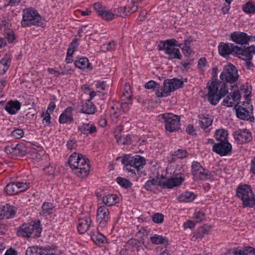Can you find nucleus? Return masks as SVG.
<instances>
[{
    "instance_id": "nucleus-26",
    "label": "nucleus",
    "mask_w": 255,
    "mask_h": 255,
    "mask_svg": "<svg viewBox=\"0 0 255 255\" xmlns=\"http://www.w3.org/2000/svg\"><path fill=\"white\" fill-rule=\"evenodd\" d=\"M82 112L86 114H93L95 113L96 108L91 102V99L86 101L82 106Z\"/></svg>"
},
{
    "instance_id": "nucleus-8",
    "label": "nucleus",
    "mask_w": 255,
    "mask_h": 255,
    "mask_svg": "<svg viewBox=\"0 0 255 255\" xmlns=\"http://www.w3.org/2000/svg\"><path fill=\"white\" fill-rule=\"evenodd\" d=\"M176 40L175 39H171L165 41H160V43L163 44V48L160 47V50H164L167 54L168 55L169 58H177L180 59L181 54L178 48H175Z\"/></svg>"
},
{
    "instance_id": "nucleus-19",
    "label": "nucleus",
    "mask_w": 255,
    "mask_h": 255,
    "mask_svg": "<svg viewBox=\"0 0 255 255\" xmlns=\"http://www.w3.org/2000/svg\"><path fill=\"white\" fill-rule=\"evenodd\" d=\"M109 210L105 206H100L97 210V220L99 225L104 226L108 220Z\"/></svg>"
},
{
    "instance_id": "nucleus-48",
    "label": "nucleus",
    "mask_w": 255,
    "mask_h": 255,
    "mask_svg": "<svg viewBox=\"0 0 255 255\" xmlns=\"http://www.w3.org/2000/svg\"><path fill=\"white\" fill-rule=\"evenodd\" d=\"M188 155L187 152L185 150L178 149L175 151L173 154V155L177 157L178 158H183L186 157Z\"/></svg>"
},
{
    "instance_id": "nucleus-33",
    "label": "nucleus",
    "mask_w": 255,
    "mask_h": 255,
    "mask_svg": "<svg viewBox=\"0 0 255 255\" xmlns=\"http://www.w3.org/2000/svg\"><path fill=\"white\" fill-rule=\"evenodd\" d=\"M144 88L148 90H152L155 91L156 95L157 97H159V84L151 80L145 83Z\"/></svg>"
},
{
    "instance_id": "nucleus-60",
    "label": "nucleus",
    "mask_w": 255,
    "mask_h": 255,
    "mask_svg": "<svg viewBox=\"0 0 255 255\" xmlns=\"http://www.w3.org/2000/svg\"><path fill=\"white\" fill-rule=\"evenodd\" d=\"M195 129L192 125H188L186 128V132L190 134H193L195 132Z\"/></svg>"
},
{
    "instance_id": "nucleus-6",
    "label": "nucleus",
    "mask_w": 255,
    "mask_h": 255,
    "mask_svg": "<svg viewBox=\"0 0 255 255\" xmlns=\"http://www.w3.org/2000/svg\"><path fill=\"white\" fill-rule=\"evenodd\" d=\"M21 25L23 27L32 25L43 26L41 18L37 11L29 9L23 10Z\"/></svg>"
},
{
    "instance_id": "nucleus-58",
    "label": "nucleus",
    "mask_w": 255,
    "mask_h": 255,
    "mask_svg": "<svg viewBox=\"0 0 255 255\" xmlns=\"http://www.w3.org/2000/svg\"><path fill=\"white\" fill-rule=\"evenodd\" d=\"M116 44L117 43L114 41L109 42L107 45V50L108 51H112L114 50Z\"/></svg>"
},
{
    "instance_id": "nucleus-25",
    "label": "nucleus",
    "mask_w": 255,
    "mask_h": 255,
    "mask_svg": "<svg viewBox=\"0 0 255 255\" xmlns=\"http://www.w3.org/2000/svg\"><path fill=\"white\" fill-rule=\"evenodd\" d=\"M78 129L81 133L86 135L94 133L97 131L96 126L90 124H83L79 126Z\"/></svg>"
},
{
    "instance_id": "nucleus-35",
    "label": "nucleus",
    "mask_w": 255,
    "mask_h": 255,
    "mask_svg": "<svg viewBox=\"0 0 255 255\" xmlns=\"http://www.w3.org/2000/svg\"><path fill=\"white\" fill-rule=\"evenodd\" d=\"M192 41L191 39H187L184 41V44L181 43L177 45L182 49L183 54L186 56H189L192 53V51L189 47Z\"/></svg>"
},
{
    "instance_id": "nucleus-46",
    "label": "nucleus",
    "mask_w": 255,
    "mask_h": 255,
    "mask_svg": "<svg viewBox=\"0 0 255 255\" xmlns=\"http://www.w3.org/2000/svg\"><path fill=\"white\" fill-rule=\"evenodd\" d=\"M112 111L111 116V117L115 118L116 119H118L121 115V110L119 109L117 106L114 105L111 107Z\"/></svg>"
},
{
    "instance_id": "nucleus-20",
    "label": "nucleus",
    "mask_w": 255,
    "mask_h": 255,
    "mask_svg": "<svg viewBox=\"0 0 255 255\" xmlns=\"http://www.w3.org/2000/svg\"><path fill=\"white\" fill-rule=\"evenodd\" d=\"M241 98V95L239 90H236L229 95H228L226 99L223 101V105L228 107H233L236 102L238 103V101Z\"/></svg>"
},
{
    "instance_id": "nucleus-5",
    "label": "nucleus",
    "mask_w": 255,
    "mask_h": 255,
    "mask_svg": "<svg viewBox=\"0 0 255 255\" xmlns=\"http://www.w3.org/2000/svg\"><path fill=\"white\" fill-rule=\"evenodd\" d=\"M41 233L40 221H38L36 223L33 222L30 224H23L18 229L17 234L20 237L35 238L39 237Z\"/></svg>"
},
{
    "instance_id": "nucleus-62",
    "label": "nucleus",
    "mask_w": 255,
    "mask_h": 255,
    "mask_svg": "<svg viewBox=\"0 0 255 255\" xmlns=\"http://www.w3.org/2000/svg\"><path fill=\"white\" fill-rule=\"evenodd\" d=\"M47 70L50 74H53L55 75V76H56V77H58L59 75H60L61 74H63V72L60 73L59 71H56L53 68H48Z\"/></svg>"
},
{
    "instance_id": "nucleus-41",
    "label": "nucleus",
    "mask_w": 255,
    "mask_h": 255,
    "mask_svg": "<svg viewBox=\"0 0 255 255\" xmlns=\"http://www.w3.org/2000/svg\"><path fill=\"white\" fill-rule=\"evenodd\" d=\"M212 122L213 121L211 118L203 117L200 118V126L202 128H206L211 125Z\"/></svg>"
},
{
    "instance_id": "nucleus-30",
    "label": "nucleus",
    "mask_w": 255,
    "mask_h": 255,
    "mask_svg": "<svg viewBox=\"0 0 255 255\" xmlns=\"http://www.w3.org/2000/svg\"><path fill=\"white\" fill-rule=\"evenodd\" d=\"M76 67L80 69L88 68L91 70L92 67L89 62L88 59L86 57L80 58L78 60L75 62Z\"/></svg>"
},
{
    "instance_id": "nucleus-1",
    "label": "nucleus",
    "mask_w": 255,
    "mask_h": 255,
    "mask_svg": "<svg viewBox=\"0 0 255 255\" xmlns=\"http://www.w3.org/2000/svg\"><path fill=\"white\" fill-rule=\"evenodd\" d=\"M239 77L238 70L235 66L230 63L225 65L220 75L222 82L212 79L207 86V98L210 103L216 105L220 100L228 93V88L225 82L234 83L238 80Z\"/></svg>"
},
{
    "instance_id": "nucleus-42",
    "label": "nucleus",
    "mask_w": 255,
    "mask_h": 255,
    "mask_svg": "<svg viewBox=\"0 0 255 255\" xmlns=\"http://www.w3.org/2000/svg\"><path fill=\"white\" fill-rule=\"evenodd\" d=\"M53 210L52 205L49 203H43L42 207V212L43 214H52Z\"/></svg>"
},
{
    "instance_id": "nucleus-23",
    "label": "nucleus",
    "mask_w": 255,
    "mask_h": 255,
    "mask_svg": "<svg viewBox=\"0 0 255 255\" xmlns=\"http://www.w3.org/2000/svg\"><path fill=\"white\" fill-rule=\"evenodd\" d=\"M45 174L51 177H54L59 173V169L54 163H50L43 168Z\"/></svg>"
},
{
    "instance_id": "nucleus-50",
    "label": "nucleus",
    "mask_w": 255,
    "mask_h": 255,
    "mask_svg": "<svg viewBox=\"0 0 255 255\" xmlns=\"http://www.w3.org/2000/svg\"><path fill=\"white\" fill-rule=\"evenodd\" d=\"M24 132L21 129H16L11 132V135L15 138H20L23 135Z\"/></svg>"
},
{
    "instance_id": "nucleus-55",
    "label": "nucleus",
    "mask_w": 255,
    "mask_h": 255,
    "mask_svg": "<svg viewBox=\"0 0 255 255\" xmlns=\"http://www.w3.org/2000/svg\"><path fill=\"white\" fill-rule=\"evenodd\" d=\"M150 241L152 244L155 245L159 244V237L158 235H154V236L150 237Z\"/></svg>"
},
{
    "instance_id": "nucleus-34",
    "label": "nucleus",
    "mask_w": 255,
    "mask_h": 255,
    "mask_svg": "<svg viewBox=\"0 0 255 255\" xmlns=\"http://www.w3.org/2000/svg\"><path fill=\"white\" fill-rule=\"evenodd\" d=\"M117 196L115 194H108L104 197L102 201L107 206H111L117 203Z\"/></svg>"
},
{
    "instance_id": "nucleus-32",
    "label": "nucleus",
    "mask_w": 255,
    "mask_h": 255,
    "mask_svg": "<svg viewBox=\"0 0 255 255\" xmlns=\"http://www.w3.org/2000/svg\"><path fill=\"white\" fill-rule=\"evenodd\" d=\"M228 133L227 130L224 129H219L216 130L215 133V138L220 142L228 141Z\"/></svg>"
},
{
    "instance_id": "nucleus-11",
    "label": "nucleus",
    "mask_w": 255,
    "mask_h": 255,
    "mask_svg": "<svg viewBox=\"0 0 255 255\" xmlns=\"http://www.w3.org/2000/svg\"><path fill=\"white\" fill-rule=\"evenodd\" d=\"M122 163L127 166L130 165L138 170L140 167H142L145 164V159L140 155L131 157L126 155L123 158Z\"/></svg>"
},
{
    "instance_id": "nucleus-49",
    "label": "nucleus",
    "mask_w": 255,
    "mask_h": 255,
    "mask_svg": "<svg viewBox=\"0 0 255 255\" xmlns=\"http://www.w3.org/2000/svg\"><path fill=\"white\" fill-rule=\"evenodd\" d=\"M207 66V60L205 58H201L198 62V66L200 70L203 72L204 70V68Z\"/></svg>"
},
{
    "instance_id": "nucleus-10",
    "label": "nucleus",
    "mask_w": 255,
    "mask_h": 255,
    "mask_svg": "<svg viewBox=\"0 0 255 255\" xmlns=\"http://www.w3.org/2000/svg\"><path fill=\"white\" fill-rule=\"evenodd\" d=\"M183 84V82L177 79L165 81L163 84L162 91L160 92V97H167L169 93L181 87Z\"/></svg>"
},
{
    "instance_id": "nucleus-3",
    "label": "nucleus",
    "mask_w": 255,
    "mask_h": 255,
    "mask_svg": "<svg viewBox=\"0 0 255 255\" xmlns=\"http://www.w3.org/2000/svg\"><path fill=\"white\" fill-rule=\"evenodd\" d=\"M254 49L253 46L247 47L244 46L243 48H241L230 43H224L222 42L220 43L218 46L219 54L225 58L228 57L230 54L246 55L249 56L251 53L253 52Z\"/></svg>"
},
{
    "instance_id": "nucleus-24",
    "label": "nucleus",
    "mask_w": 255,
    "mask_h": 255,
    "mask_svg": "<svg viewBox=\"0 0 255 255\" xmlns=\"http://www.w3.org/2000/svg\"><path fill=\"white\" fill-rule=\"evenodd\" d=\"M72 109L71 107L67 108L59 117V122L61 124L71 123L73 121L72 114Z\"/></svg>"
},
{
    "instance_id": "nucleus-22",
    "label": "nucleus",
    "mask_w": 255,
    "mask_h": 255,
    "mask_svg": "<svg viewBox=\"0 0 255 255\" xmlns=\"http://www.w3.org/2000/svg\"><path fill=\"white\" fill-rule=\"evenodd\" d=\"M21 104L18 101H10L6 103L5 110L11 115L15 114L20 108Z\"/></svg>"
},
{
    "instance_id": "nucleus-38",
    "label": "nucleus",
    "mask_w": 255,
    "mask_h": 255,
    "mask_svg": "<svg viewBox=\"0 0 255 255\" xmlns=\"http://www.w3.org/2000/svg\"><path fill=\"white\" fill-rule=\"evenodd\" d=\"M250 46H253L254 47V51L253 53H251V54L248 56V55H241L242 56L245 57H243L242 58L245 60V65L247 69H252L254 65L251 62V59L253 57V55L255 54V46L254 45H251Z\"/></svg>"
},
{
    "instance_id": "nucleus-61",
    "label": "nucleus",
    "mask_w": 255,
    "mask_h": 255,
    "mask_svg": "<svg viewBox=\"0 0 255 255\" xmlns=\"http://www.w3.org/2000/svg\"><path fill=\"white\" fill-rule=\"evenodd\" d=\"M56 107L55 104L51 102L49 105L48 108L47 110V111L46 112H47L48 113H51L53 112V110H54L55 108Z\"/></svg>"
},
{
    "instance_id": "nucleus-54",
    "label": "nucleus",
    "mask_w": 255,
    "mask_h": 255,
    "mask_svg": "<svg viewBox=\"0 0 255 255\" xmlns=\"http://www.w3.org/2000/svg\"><path fill=\"white\" fill-rule=\"evenodd\" d=\"M127 9V6L121 7L117 9L118 15L120 16H123L127 14L126 10Z\"/></svg>"
},
{
    "instance_id": "nucleus-2",
    "label": "nucleus",
    "mask_w": 255,
    "mask_h": 255,
    "mask_svg": "<svg viewBox=\"0 0 255 255\" xmlns=\"http://www.w3.org/2000/svg\"><path fill=\"white\" fill-rule=\"evenodd\" d=\"M68 163L74 173L78 177L84 178L89 175L90 167L88 160L82 154L73 153L69 157Z\"/></svg>"
},
{
    "instance_id": "nucleus-31",
    "label": "nucleus",
    "mask_w": 255,
    "mask_h": 255,
    "mask_svg": "<svg viewBox=\"0 0 255 255\" xmlns=\"http://www.w3.org/2000/svg\"><path fill=\"white\" fill-rule=\"evenodd\" d=\"M10 59V55H6L0 61V75L4 74L8 69Z\"/></svg>"
},
{
    "instance_id": "nucleus-40",
    "label": "nucleus",
    "mask_w": 255,
    "mask_h": 255,
    "mask_svg": "<svg viewBox=\"0 0 255 255\" xmlns=\"http://www.w3.org/2000/svg\"><path fill=\"white\" fill-rule=\"evenodd\" d=\"M169 240L165 237L160 236V245H162L165 248V250L161 252L162 249L160 248V255H169V251L167 247L169 245Z\"/></svg>"
},
{
    "instance_id": "nucleus-18",
    "label": "nucleus",
    "mask_w": 255,
    "mask_h": 255,
    "mask_svg": "<svg viewBox=\"0 0 255 255\" xmlns=\"http://www.w3.org/2000/svg\"><path fill=\"white\" fill-rule=\"evenodd\" d=\"M91 216L89 213L82 215L79 219L78 224V231L80 234L86 232L91 226Z\"/></svg>"
},
{
    "instance_id": "nucleus-27",
    "label": "nucleus",
    "mask_w": 255,
    "mask_h": 255,
    "mask_svg": "<svg viewBox=\"0 0 255 255\" xmlns=\"http://www.w3.org/2000/svg\"><path fill=\"white\" fill-rule=\"evenodd\" d=\"M196 198L195 194L191 192L186 191L180 194L178 199L181 202H190Z\"/></svg>"
},
{
    "instance_id": "nucleus-7",
    "label": "nucleus",
    "mask_w": 255,
    "mask_h": 255,
    "mask_svg": "<svg viewBox=\"0 0 255 255\" xmlns=\"http://www.w3.org/2000/svg\"><path fill=\"white\" fill-rule=\"evenodd\" d=\"M237 116L242 120L253 122L254 117L253 114V106L247 101L244 102L242 105L238 104L235 107Z\"/></svg>"
},
{
    "instance_id": "nucleus-16",
    "label": "nucleus",
    "mask_w": 255,
    "mask_h": 255,
    "mask_svg": "<svg viewBox=\"0 0 255 255\" xmlns=\"http://www.w3.org/2000/svg\"><path fill=\"white\" fill-rule=\"evenodd\" d=\"M231 37L234 42L241 45L247 44L249 41H255V37L249 36L245 32H235L231 34Z\"/></svg>"
},
{
    "instance_id": "nucleus-15",
    "label": "nucleus",
    "mask_w": 255,
    "mask_h": 255,
    "mask_svg": "<svg viewBox=\"0 0 255 255\" xmlns=\"http://www.w3.org/2000/svg\"><path fill=\"white\" fill-rule=\"evenodd\" d=\"M234 138L239 144L248 142L252 139V135L249 130L246 128L239 129L234 133Z\"/></svg>"
},
{
    "instance_id": "nucleus-52",
    "label": "nucleus",
    "mask_w": 255,
    "mask_h": 255,
    "mask_svg": "<svg viewBox=\"0 0 255 255\" xmlns=\"http://www.w3.org/2000/svg\"><path fill=\"white\" fill-rule=\"evenodd\" d=\"M130 137L128 135L123 137L122 136L120 139L117 140V141L120 143L122 144H127L130 142Z\"/></svg>"
},
{
    "instance_id": "nucleus-63",
    "label": "nucleus",
    "mask_w": 255,
    "mask_h": 255,
    "mask_svg": "<svg viewBox=\"0 0 255 255\" xmlns=\"http://www.w3.org/2000/svg\"><path fill=\"white\" fill-rule=\"evenodd\" d=\"M97 88L102 90H106L105 82H102L96 85Z\"/></svg>"
},
{
    "instance_id": "nucleus-28",
    "label": "nucleus",
    "mask_w": 255,
    "mask_h": 255,
    "mask_svg": "<svg viewBox=\"0 0 255 255\" xmlns=\"http://www.w3.org/2000/svg\"><path fill=\"white\" fill-rule=\"evenodd\" d=\"M78 39L77 38H74L68 49L67 58L66 60L67 62L68 63L71 62L72 60V56L78 46Z\"/></svg>"
},
{
    "instance_id": "nucleus-4",
    "label": "nucleus",
    "mask_w": 255,
    "mask_h": 255,
    "mask_svg": "<svg viewBox=\"0 0 255 255\" xmlns=\"http://www.w3.org/2000/svg\"><path fill=\"white\" fill-rule=\"evenodd\" d=\"M237 196L242 201L243 207L255 208V196L250 186L243 185L238 187Z\"/></svg>"
},
{
    "instance_id": "nucleus-37",
    "label": "nucleus",
    "mask_w": 255,
    "mask_h": 255,
    "mask_svg": "<svg viewBox=\"0 0 255 255\" xmlns=\"http://www.w3.org/2000/svg\"><path fill=\"white\" fill-rule=\"evenodd\" d=\"M92 240L98 245H101L105 241V237L102 234L96 232L91 235Z\"/></svg>"
},
{
    "instance_id": "nucleus-12",
    "label": "nucleus",
    "mask_w": 255,
    "mask_h": 255,
    "mask_svg": "<svg viewBox=\"0 0 255 255\" xmlns=\"http://www.w3.org/2000/svg\"><path fill=\"white\" fill-rule=\"evenodd\" d=\"M192 173L196 179L206 180L211 177V173L203 168L197 161H194L192 163Z\"/></svg>"
},
{
    "instance_id": "nucleus-29",
    "label": "nucleus",
    "mask_w": 255,
    "mask_h": 255,
    "mask_svg": "<svg viewBox=\"0 0 255 255\" xmlns=\"http://www.w3.org/2000/svg\"><path fill=\"white\" fill-rule=\"evenodd\" d=\"M159 185V179L158 176H156L149 180H148L144 187L147 190L152 191L156 189Z\"/></svg>"
},
{
    "instance_id": "nucleus-21",
    "label": "nucleus",
    "mask_w": 255,
    "mask_h": 255,
    "mask_svg": "<svg viewBox=\"0 0 255 255\" xmlns=\"http://www.w3.org/2000/svg\"><path fill=\"white\" fill-rule=\"evenodd\" d=\"M15 214V211L14 207L9 205L4 206L0 211V220H2L5 218L9 219L13 217Z\"/></svg>"
},
{
    "instance_id": "nucleus-57",
    "label": "nucleus",
    "mask_w": 255,
    "mask_h": 255,
    "mask_svg": "<svg viewBox=\"0 0 255 255\" xmlns=\"http://www.w3.org/2000/svg\"><path fill=\"white\" fill-rule=\"evenodd\" d=\"M5 151L7 154H13L17 153L16 151L15 150V147L7 146L5 148Z\"/></svg>"
},
{
    "instance_id": "nucleus-44",
    "label": "nucleus",
    "mask_w": 255,
    "mask_h": 255,
    "mask_svg": "<svg viewBox=\"0 0 255 255\" xmlns=\"http://www.w3.org/2000/svg\"><path fill=\"white\" fill-rule=\"evenodd\" d=\"M117 181L119 185L125 188H128L131 184L128 180L120 177L117 178Z\"/></svg>"
},
{
    "instance_id": "nucleus-13",
    "label": "nucleus",
    "mask_w": 255,
    "mask_h": 255,
    "mask_svg": "<svg viewBox=\"0 0 255 255\" xmlns=\"http://www.w3.org/2000/svg\"><path fill=\"white\" fill-rule=\"evenodd\" d=\"M29 184L27 182H11L7 185L5 188V191L8 195H13L27 189Z\"/></svg>"
},
{
    "instance_id": "nucleus-14",
    "label": "nucleus",
    "mask_w": 255,
    "mask_h": 255,
    "mask_svg": "<svg viewBox=\"0 0 255 255\" xmlns=\"http://www.w3.org/2000/svg\"><path fill=\"white\" fill-rule=\"evenodd\" d=\"M185 179L184 175L182 173L176 174L174 177L170 178L160 184L163 188L171 189L174 187L181 185Z\"/></svg>"
},
{
    "instance_id": "nucleus-9",
    "label": "nucleus",
    "mask_w": 255,
    "mask_h": 255,
    "mask_svg": "<svg viewBox=\"0 0 255 255\" xmlns=\"http://www.w3.org/2000/svg\"><path fill=\"white\" fill-rule=\"evenodd\" d=\"M166 131L174 132L180 128V118L171 113L162 115Z\"/></svg>"
},
{
    "instance_id": "nucleus-47",
    "label": "nucleus",
    "mask_w": 255,
    "mask_h": 255,
    "mask_svg": "<svg viewBox=\"0 0 255 255\" xmlns=\"http://www.w3.org/2000/svg\"><path fill=\"white\" fill-rule=\"evenodd\" d=\"M15 150L16 151V152H17V153H15V154L19 156L25 155L26 152L25 147L24 146L19 144L15 146Z\"/></svg>"
},
{
    "instance_id": "nucleus-59",
    "label": "nucleus",
    "mask_w": 255,
    "mask_h": 255,
    "mask_svg": "<svg viewBox=\"0 0 255 255\" xmlns=\"http://www.w3.org/2000/svg\"><path fill=\"white\" fill-rule=\"evenodd\" d=\"M194 226H195V224L192 221H188L187 222H185L184 224V228H185V229H187V228L192 229L193 227H194Z\"/></svg>"
},
{
    "instance_id": "nucleus-36",
    "label": "nucleus",
    "mask_w": 255,
    "mask_h": 255,
    "mask_svg": "<svg viewBox=\"0 0 255 255\" xmlns=\"http://www.w3.org/2000/svg\"><path fill=\"white\" fill-rule=\"evenodd\" d=\"M234 255H255V250L252 247H248L244 250H237L234 251Z\"/></svg>"
},
{
    "instance_id": "nucleus-43",
    "label": "nucleus",
    "mask_w": 255,
    "mask_h": 255,
    "mask_svg": "<svg viewBox=\"0 0 255 255\" xmlns=\"http://www.w3.org/2000/svg\"><path fill=\"white\" fill-rule=\"evenodd\" d=\"M100 16L105 20H111L114 18L115 14L111 10H106L105 8Z\"/></svg>"
},
{
    "instance_id": "nucleus-17",
    "label": "nucleus",
    "mask_w": 255,
    "mask_h": 255,
    "mask_svg": "<svg viewBox=\"0 0 255 255\" xmlns=\"http://www.w3.org/2000/svg\"><path fill=\"white\" fill-rule=\"evenodd\" d=\"M232 149V145L228 141L220 142L213 146L214 152L221 156H225L231 153Z\"/></svg>"
},
{
    "instance_id": "nucleus-51",
    "label": "nucleus",
    "mask_w": 255,
    "mask_h": 255,
    "mask_svg": "<svg viewBox=\"0 0 255 255\" xmlns=\"http://www.w3.org/2000/svg\"><path fill=\"white\" fill-rule=\"evenodd\" d=\"M94 8L99 15H101V13L105 10V7H103V5L100 3H95L94 4Z\"/></svg>"
},
{
    "instance_id": "nucleus-53",
    "label": "nucleus",
    "mask_w": 255,
    "mask_h": 255,
    "mask_svg": "<svg viewBox=\"0 0 255 255\" xmlns=\"http://www.w3.org/2000/svg\"><path fill=\"white\" fill-rule=\"evenodd\" d=\"M194 218L197 222H200L205 219V215L202 212H198L194 214Z\"/></svg>"
},
{
    "instance_id": "nucleus-64",
    "label": "nucleus",
    "mask_w": 255,
    "mask_h": 255,
    "mask_svg": "<svg viewBox=\"0 0 255 255\" xmlns=\"http://www.w3.org/2000/svg\"><path fill=\"white\" fill-rule=\"evenodd\" d=\"M251 170L255 175V157L252 161Z\"/></svg>"
},
{
    "instance_id": "nucleus-56",
    "label": "nucleus",
    "mask_w": 255,
    "mask_h": 255,
    "mask_svg": "<svg viewBox=\"0 0 255 255\" xmlns=\"http://www.w3.org/2000/svg\"><path fill=\"white\" fill-rule=\"evenodd\" d=\"M50 114L47 112L44 113L43 112L42 114V116L43 117V121H45L47 124H49L50 123Z\"/></svg>"
},
{
    "instance_id": "nucleus-45",
    "label": "nucleus",
    "mask_w": 255,
    "mask_h": 255,
    "mask_svg": "<svg viewBox=\"0 0 255 255\" xmlns=\"http://www.w3.org/2000/svg\"><path fill=\"white\" fill-rule=\"evenodd\" d=\"M243 10L248 13L254 12L255 10V5L251 2H248L243 7Z\"/></svg>"
},
{
    "instance_id": "nucleus-39",
    "label": "nucleus",
    "mask_w": 255,
    "mask_h": 255,
    "mask_svg": "<svg viewBox=\"0 0 255 255\" xmlns=\"http://www.w3.org/2000/svg\"><path fill=\"white\" fill-rule=\"evenodd\" d=\"M131 90L129 84H126L125 85L124 91L123 92L122 97L123 100H128L130 101L131 99Z\"/></svg>"
}]
</instances>
